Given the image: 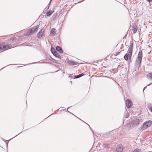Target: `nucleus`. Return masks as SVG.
I'll return each instance as SVG.
<instances>
[{"label": "nucleus", "instance_id": "20e7f679", "mask_svg": "<svg viewBox=\"0 0 152 152\" xmlns=\"http://www.w3.org/2000/svg\"><path fill=\"white\" fill-rule=\"evenodd\" d=\"M133 46V43L132 42V43L131 44L127 51V53H128V54L129 55V59L131 58L132 56Z\"/></svg>", "mask_w": 152, "mask_h": 152}, {"label": "nucleus", "instance_id": "6e6552de", "mask_svg": "<svg viewBox=\"0 0 152 152\" xmlns=\"http://www.w3.org/2000/svg\"><path fill=\"white\" fill-rule=\"evenodd\" d=\"M56 50L58 51L60 53H62L63 51L62 48L58 46H57L56 48Z\"/></svg>", "mask_w": 152, "mask_h": 152}, {"label": "nucleus", "instance_id": "39448f33", "mask_svg": "<svg viewBox=\"0 0 152 152\" xmlns=\"http://www.w3.org/2000/svg\"><path fill=\"white\" fill-rule=\"evenodd\" d=\"M126 104L127 108H129L132 105V102L130 99H127L126 101Z\"/></svg>", "mask_w": 152, "mask_h": 152}, {"label": "nucleus", "instance_id": "f3484780", "mask_svg": "<svg viewBox=\"0 0 152 152\" xmlns=\"http://www.w3.org/2000/svg\"><path fill=\"white\" fill-rule=\"evenodd\" d=\"M53 11H49L46 13V15L47 16H49L51 15L53 13Z\"/></svg>", "mask_w": 152, "mask_h": 152}, {"label": "nucleus", "instance_id": "9b49d317", "mask_svg": "<svg viewBox=\"0 0 152 152\" xmlns=\"http://www.w3.org/2000/svg\"><path fill=\"white\" fill-rule=\"evenodd\" d=\"M68 63L69 65H76L78 64L77 62H75L71 60H69L68 61Z\"/></svg>", "mask_w": 152, "mask_h": 152}, {"label": "nucleus", "instance_id": "5701e85b", "mask_svg": "<svg viewBox=\"0 0 152 152\" xmlns=\"http://www.w3.org/2000/svg\"><path fill=\"white\" fill-rule=\"evenodd\" d=\"M149 3L152 1V0H146Z\"/></svg>", "mask_w": 152, "mask_h": 152}, {"label": "nucleus", "instance_id": "423d86ee", "mask_svg": "<svg viewBox=\"0 0 152 152\" xmlns=\"http://www.w3.org/2000/svg\"><path fill=\"white\" fill-rule=\"evenodd\" d=\"M139 122V121L138 119L136 118H134L133 120L132 124L133 126H135L138 125Z\"/></svg>", "mask_w": 152, "mask_h": 152}, {"label": "nucleus", "instance_id": "cd10ccee", "mask_svg": "<svg viewBox=\"0 0 152 152\" xmlns=\"http://www.w3.org/2000/svg\"><path fill=\"white\" fill-rule=\"evenodd\" d=\"M51 2V0H50V3H49V4H50V3Z\"/></svg>", "mask_w": 152, "mask_h": 152}, {"label": "nucleus", "instance_id": "2eb2a0df", "mask_svg": "<svg viewBox=\"0 0 152 152\" xmlns=\"http://www.w3.org/2000/svg\"><path fill=\"white\" fill-rule=\"evenodd\" d=\"M50 50L53 54H54V53L57 51L54 48H51Z\"/></svg>", "mask_w": 152, "mask_h": 152}, {"label": "nucleus", "instance_id": "0eeeda50", "mask_svg": "<svg viewBox=\"0 0 152 152\" xmlns=\"http://www.w3.org/2000/svg\"><path fill=\"white\" fill-rule=\"evenodd\" d=\"M44 30L43 29H42L37 34V37L38 38H41L44 36Z\"/></svg>", "mask_w": 152, "mask_h": 152}, {"label": "nucleus", "instance_id": "f257e3e1", "mask_svg": "<svg viewBox=\"0 0 152 152\" xmlns=\"http://www.w3.org/2000/svg\"><path fill=\"white\" fill-rule=\"evenodd\" d=\"M142 57V51L141 50H140L138 53V56L135 61L136 66L138 68L141 66V64Z\"/></svg>", "mask_w": 152, "mask_h": 152}, {"label": "nucleus", "instance_id": "4468645a", "mask_svg": "<svg viewBox=\"0 0 152 152\" xmlns=\"http://www.w3.org/2000/svg\"><path fill=\"white\" fill-rule=\"evenodd\" d=\"M34 34L31 29L29 30L27 33V35L29 36Z\"/></svg>", "mask_w": 152, "mask_h": 152}, {"label": "nucleus", "instance_id": "ddd939ff", "mask_svg": "<svg viewBox=\"0 0 152 152\" xmlns=\"http://www.w3.org/2000/svg\"><path fill=\"white\" fill-rule=\"evenodd\" d=\"M116 150L118 152H121L123 150V148L121 147H117Z\"/></svg>", "mask_w": 152, "mask_h": 152}, {"label": "nucleus", "instance_id": "f03ea898", "mask_svg": "<svg viewBox=\"0 0 152 152\" xmlns=\"http://www.w3.org/2000/svg\"><path fill=\"white\" fill-rule=\"evenodd\" d=\"M152 124V121L149 120L144 123L143 125L140 127L141 130H143L147 128L150 127Z\"/></svg>", "mask_w": 152, "mask_h": 152}, {"label": "nucleus", "instance_id": "b1692460", "mask_svg": "<svg viewBox=\"0 0 152 152\" xmlns=\"http://www.w3.org/2000/svg\"><path fill=\"white\" fill-rule=\"evenodd\" d=\"M146 87H147V86H145V87H144V89H143V91H144V90H145V88H146Z\"/></svg>", "mask_w": 152, "mask_h": 152}, {"label": "nucleus", "instance_id": "f8f14e48", "mask_svg": "<svg viewBox=\"0 0 152 152\" xmlns=\"http://www.w3.org/2000/svg\"><path fill=\"white\" fill-rule=\"evenodd\" d=\"M55 56L58 58H60L61 56L56 51L55 53H54V54H53Z\"/></svg>", "mask_w": 152, "mask_h": 152}, {"label": "nucleus", "instance_id": "6ab92c4d", "mask_svg": "<svg viewBox=\"0 0 152 152\" xmlns=\"http://www.w3.org/2000/svg\"><path fill=\"white\" fill-rule=\"evenodd\" d=\"M124 59L126 60V61L128 60V58H129V55L127 53H126V54L125 55V56H124Z\"/></svg>", "mask_w": 152, "mask_h": 152}, {"label": "nucleus", "instance_id": "9d476101", "mask_svg": "<svg viewBox=\"0 0 152 152\" xmlns=\"http://www.w3.org/2000/svg\"><path fill=\"white\" fill-rule=\"evenodd\" d=\"M39 27L38 26H36L34 27L33 29H31L33 33H36Z\"/></svg>", "mask_w": 152, "mask_h": 152}, {"label": "nucleus", "instance_id": "a211bd4d", "mask_svg": "<svg viewBox=\"0 0 152 152\" xmlns=\"http://www.w3.org/2000/svg\"><path fill=\"white\" fill-rule=\"evenodd\" d=\"M51 33L53 34L54 35H55L56 34V29L54 28H53L51 29Z\"/></svg>", "mask_w": 152, "mask_h": 152}, {"label": "nucleus", "instance_id": "393cba45", "mask_svg": "<svg viewBox=\"0 0 152 152\" xmlns=\"http://www.w3.org/2000/svg\"><path fill=\"white\" fill-rule=\"evenodd\" d=\"M151 84V83H150V84H148V85H147V86H149Z\"/></svg>", "mask_w": 152, "mask_h": 152}, {"label": "nucleus", "instance_id": "aec40b11", "mask_svg": "<svg viewBox=\"0 0 152 152\" xmlns=\"http://www.w3.org/2000/svg\"><path fill=\"white\" fill-rule=\"evenodd\" d=\"M108 145L107 144H104L103 145V147L105 148H108Z\"/></svg>", "mask_w": 152, "mask_h": 152}, {"label": "nucleus", "instance_id": "a878e982", "mask_svg": "<svg viewBox=\"0 0 152 152\" xmlns=\"http://www.w3.org/2000/svg\"><path fill=\"white\" fill-rule=\"evenodd\" d=\"M52 58V60H53V61H55V60L54 59H53V58Z\"/></svg>", "mask_w": 152, "mask_h": 152}, {"label": "nucleus", "instance_id": "7ed1b4c3", "mask_svg": "<svg viewBox=\"0 0 152 152\" xmlns=\"http://www.w3.org/2000/svg\"><path fill=\"white\" fill-rule=\"evenodd\" d=\"M12 46L10 45H4L3 43H0V50H5L12 48Z\"/></svg>", "mask_w": 152, "mask_h": 152}, {"label": "nucleus", "instance_id": "1a4fd4ad", "mask_svg": "<svg viewBox=\"0 0 152 152\" xmlns=\"http://www.w3.org/2000/svg\"><path fill=\"white\" fill-rule=\"evenodd\" d=\"M137 29V27L136 25H134L132 26V31H133V33L134 34L136 32Z\"/></svg>", "mask_w": 152, "mask_h": 152}, {"label": "nucleus", "instance_id": "c85d7f7f", "mask_svg": "<svg viewBox=\"0 0 152 152\" xmlns=\"http://www.w3.org/2000/svg\"><path fill=\"white\" fill-rule=\"evenodd\" d=\"M49 7H48V9H49Z\"/></svg>", "mask_w": 152, "mask_h": 152}, {"label": "nucleus", "instance_id": "bb28decb", "mask_svg": "<svg viewBox=\"0 0 152 152\" xmlns=\"http://www.w3.org/2000/svg\"><path fill=\"white\" fill-rule=\"evenodd\" d=\"M69 108V107H68V108H67V111H68V109Z\"/></svg>", "mask_w": 152, "mask_h": 152}, {"label": "nucleus", "instance_id": "4be33fe9", "mask_svg": "<svg viewBox=\"0 0 152 152\" xmlns=\"http://www.w3.org/2000/svg\"><path fill=\"white\" fill-rule=\"evenodd\" d=\"M149 109L151 112H152V107H149Z\"/></svg>", "mask_w": 152, "mask_h": 152}, {"label": "nucleus", "instance_id": "412c9836", "mask_svg": "<svg viewBox=\"0 0 152 152\" xmlns=\"http://www.w3.org/2000/svg\"><path fill=\"white\" fill-rule=\"evenodd\" d=\"M141 151V150L138 149H136L134 150L133 152H140Z\"/></svg>", "mask_w": 152, "mask_h": 152}, {"label": "nucleus", "instance_id": "dca6fc26", "mask_svg": "<svg viewBox=\"0 0 152 152\" xmlns=\"http://www.w3.org/2000/svg\"><path fill=\"white\" fill-rule=\"evenodd\" d=\"M84 75L83 73L80 74L79 75L75 76V78H79L83 76Z\"/></svg>", "mask_w": 152, "mask_h": 152}]
</instances>
